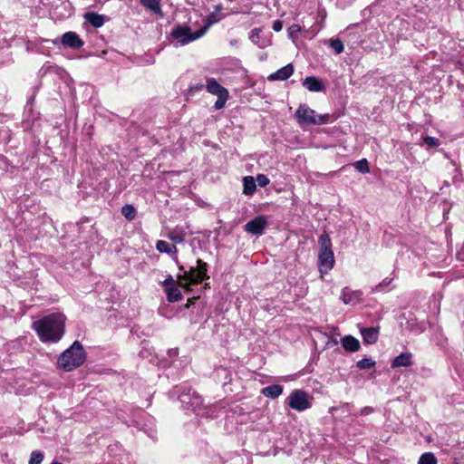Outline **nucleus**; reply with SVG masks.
Segmentation results:
<instances>
[{
	"mask_svg": "<svg viewBox=\"0 0 464 464\" xmlns=\"http://www.w3.org/2000/svg\"><path fill=\"white\" fill-rule=\"evenodd\" d=\"M303 85L310 92H322L324 87L322 81L314 76H307L303 81Z\"/></svg>",
	"mask_w": 464,
	"mask_h": 464,
	"instance_id": "nucleus-17",
	"label": "nucleus"
},
{
	"mask_svg": "<svg viewBox=\"0 0 464 464\" xmlns=\"http://www.w3.org/2000/svg\"><path fill=\"white\" fill-rule=\"evenodd\" d=\"M256 189V183L252 176H246L243 178V194L246 196H252Z\"/></svg>",
	"mask_w": 464,
	"mask_h": 464,
	"instance_id": "nucleus-19",
	"label": "nucleus"
},
{
	"mask_svg": "<svg viewBox=\"0 0 464 464\" xmlns=\"http://www.w3.org/2000/svg\"><path fill=\"white\" fill-rule=\"evenodd\" d=\"M329 45L331 46V48L334 49V51L336 54L342 53L344 50L343 43L340 39H337V38L331 39L329 41Z\"/></svg>",
	"mask_w": 464,
	"mask_h": 464,
	"instance_id": "nucleus-28",
	"label": "nucleus"
},
{
	"mask_svg": "<svg viewBox=\"0 0 464 464\" xmlns=\"http://www.w3.org/2000/svg\"><path fill=\"white\" fill-rule=\"evenodd\" d=\"M156 249L160 253H166L172 256L173 259L177 261V247L175 245L169 244L164 240H159L156 243Z\"/></svg>",
	"mask_w": 464,
	"mask_h": 464,
	"instance_id": "nucleus-18",
	"label": "nucleus"
},
{
	"mask_svg": "<svg viewBox=\"0 0 464 464\" xmlns=\"http://www.w3.org/2000/svg\"><path fill=\"white\" fill-rule=\"evenodd\" d=\"M295 117L300 124H324L328 121L329 115L315 116V111L306 104H301L295 111Z\"/></svg>",
	"mask_w": 464,
	"mask_h": 464,
	"instance_id": "nucleus-5",
	"label": "nucleus"
},
{
	"mask_svg": "<svg viewBox=\"0 0 464 464\" xmlns=\"http://www.w3.org/2000/svg\"><path fill=\"white\" fill-rule=\"evenodd\" d=\"M392 281V278H388V277L384 278L378 285H376L375 291H382V290H383L384 287L390 285Z\"/></svg>",
	"mask_w": 464,
	"mask_h": 464,
	"instance_id": "nucleus-37",
	"label": "nucleus"
},
{
	"mask_svg": "<svg viewBox=\"0 0 464 464\" xmlns=\"http://www.w3.org/2000/svg\"><path fill=\"white\" fill-rule=\"evenodd\" d=\"M267 219L265 216H257L244 226V230L251 235L261 236L267 227Z\"/></svg>",
	"mask_w": 464,
	"mask_h": 464,
	"instance_id": "nucleus-8",
	"label": "nucleus"
},
{
	"mask_svg": "<svg viewBox=\"0 0 464 464\" xmlns=\"http://www.w3.org/2000/svg\"><path fill=\"white\" fill-rule=\"evenodd\" d=\"M86 360V353L82 343L74 341L58 358V366L66 372H71L81 365Z\"/></svg>",
	"mask_w": 464,
	"mask_h": 464,
	"instance_id": "nucleus-2",
	"label": "nucleus"
},
{
	"mask_svg": "<svg viewBox=\"0 0 464 464\" xmlns=\"http://www.w3.org/2000/svg\"><path fill=\"white\" fill-rule=\"evenodd\" d=\"M165 294L167 300L170 303H175L182 299V294L177 286H171L165 288Z\"/></svg>",
	"mask_w": 464,
	"mask_h": 464,
	"instance_id": "nucleus-23",
	"label": "nucleus"
},
{
	"mask_svg": "<svg viewBox=\"0 0 464 464\" xmlns=\"http://www.w3.org/2000/svg\"><path fill=\"white\" fill-rule=\"evenodd\" d=\"M272 28L275 32H280L283 28V23L280 20H276L273 22Z\"/></svg>",
	"mask_w": 464,
	"mask_h": 464,
	"instance_id": "nucleus-40",
	"label": "nucleus"
},
{
	"mask_svg": "<svg viewBox=\"0 0 464 464\" xmlns=\"http://www.w3.org/2000/svg\"><path fill=\"white\" fill-rule=\"evenodd\" d=\"M363 342L367 344H373L377 342L380 333V327H365L360 329Z\"/></svg>",
	"mask_w": 464,
	"mask_h": 464,
	"instance_id": "nucleus-12",
	"label": "nucleus"
},
{
	"mask_svg": "<svg viewBox=\"0 0 464 464\" xmlns=\"http://www.w3.org/2000/svg\"><path fill=\"white\" fill-rule=\"evenodd\" d=\"M44 459V455L42 451L39 450H34L31 453L30 459H29V464H41Z\"/></svg>",
	"mask_w": 464,
	"mask_h": 464,
	"instance_id": "nucleus-31",
	"label": "nucleus"
},
{
	"mask_svg": "<svg viewBox=\"0 0 464 464\" xmlns=\"http://www.w3.org/2000/svg\"><path fill=\"white\" fill-rule=\"evenodd\" d=\"M294 73V66L288 63L268 76L269 81H285Z\"/></svg>",
	"mask_w": 464,
	"mask_h": 464,
	"instance_id": "nucleus-11",
	"label": "nucleus"
},
{
	"mask_svg": "<svg viewBox=\"0 0 464 464\" xmlns=\"http://www.w3.org/2000/svg\"><path fill=\"white\" fill-rule=\"evenodd\" d=\"M223 9L222 5H217L215 6V11L207 15L205 19V24L199 30H205V33L208 29L214 24L220 21L223 16L219 14V12Z\"/></svg>",
	"mask_w": 464,
	"mask_h": 464,
	"instance_id": "nucleus-14",
	"label": "nucleus"
},
{
	"mask_svg": "<svg viewBox=\"0 0 464 464\" xmlns=\"http://www.w3.org/2000/svg\"><path fill=\"white\" fill-rule=\"evenodd\" d=\"M121 214L128 220H132L136 217V209L132 205H125L121 208Z\"/></svg>",
	"mask_w": 464,
	"mask_h": 464,
	"instance_id": "nucleus-26",
	"label": "nucleus"
},
{
	"mask_svg": "<svg viewBox=\"0 0 464 464\" xmlns=\"http://www.w3.org/2000/svg\"><path fill=\"white\" fill-rule=\"evenodd\" d=\"M163 285L165 286V288L167 287H171V286H176L175 285V280L173 278L172 276L169 275L166 279L163 281Z\"/></svg>",
	"mask_w": 464,
	"mask_h": 464,
	"instance_id": "nucleus-39",
	"label": "nucleus"
},
{
	"mask_svg": "<svg viewBox=\"0 0 464 464\" xmlns=\"http://www.w3.org/2000/svg\"><path fill=\"white\" fill-rule=\"evenodd\" d=\"M65 315L53 313L34 322L33 329L44 343H57L64 334Z\"/></svg>",
	"mask_w": 464,
	"mask_h": 464,
	"instance_id": "nucleus-1",
	"label": "nucleus"
},
{
	"mask_svg": "<svg viewBox=\"0 0 464 464\" xmlns=\"http://www.w3.org/2000/svg\"><path fill=\"white\" fill-rule=\"evenodd\" d=\"M202 406H203L202 397L196 392H193V400H191L190 402L188 403L185 407L193 411H198V410H200L202 408Z\"/></svg>",
	"mask_w": 464,
	"mask_h": 464,
	"instance_id": "nucleus-24",
	"label": "nucleus"
},
{
	"mask_svg": "<svg viewBox=\"0 0 464 464\" xmlns=\"http://www.w3.org/2000/svg\"><path fill=\"white\" fill-rule=\"evenodd\" d=\"M412 354L409 352L407 353H401L398 356H396L392 362V368H400V367H409L412 365Z\"/></svg>",
	"mask_w": 464,
	"mask_h": 464,
	"instance_id": "nucleus-16",
	"label": "nucleus"
},
{
	"mask_svg": "<svg viewBox=\"0 0 464 464\" xmlns=\"http://www.w3.org/2000/svg\"><path fill=\"white\" fill-rule=\"evenodd\" d=\"M424 143L429 147H438L440 145V141L437 138L431 136H425L423 138Z\"/></svg>",
	"mask_w": 464,
	"mask_h": 464,
	"instance_id": "nucleus-34",
	"label": "nucleus"
},
{
	"mask_svg": "<svg viewBox=\"0 0 464 464\" xmlns=\"http://www.w3.org/2000/svg\"><path fill=\"white\" fill-rule=\"evenodd\" d=\"M206 90L217 97L229 93L228 91L221 86L214 78L207 79Z\"/></svg>",
	"mask_w": 464,
	"mask_h": 464,
	"instance_id": "nucleus-13",
	"label": "nucleus"
},
{
	"mask_svg": "<svg viewBox=\"0 0 464 464\" xmlns=\"http://www.w3.org/2000/svg\"><path fill=\"white\" fill-rule=\"evenodd\" d=\"M301 32V27L298 24H293L288 29V34L290 37H294L295 34Z\"/></svg>",
	"mask_w": 464,
	"mask_h": 464,
	"instance_id": "nucleus-38",
	"label": "nucleus"
},
{
	"mask_svg": "<svg viewBox=\"0 0 464 464\" xmlns=\"http://www.w3.org/2000/svg\"><path fill=\"white\" fill-rule=\"evenodd\" d=\"M86 21L90 23L93 27L100 28L104 24V16L96 13L91 12L86 13L84 15Z\"/></svg>",
	"mask_w": 464,
	"mask_h": 464,
	"instance_id": "nucleus-20",
	"label": "nucleus"
},
{
	"mask_svg": "<svg viewBox=\"0 0 464 464\" xmlns=\"http://www.w3.org/2000/svg\"><path fill=\"white\" fill-rule=\"evenodd\" d=\"M256 181L261 188L267 186L270 182L269 179L265 174H258L256 176Z\"/></svg>",
	"mask_w": 464,
	"mask_h": 464,
	"instance_id": "nucleus-35",
	"label": "nucleus"
},
{
	"mask_svg": "<svg viewBox=\"0 0 464 464\" xmlns=\"http://www.w3.org/2000/svg\"><path fill=\"white\" fill-rule=\"evenodd\" d=\"M140 3L142 6L153 14L160 15L162 14L160 0H140Z\"/></svg>",
	"mask_w": 464,
	"mask_h": 464,
	"instance_id": "nucleus-22",
	"label": "nucleus"
},
{
	"mask_svg": "<svg viewBox=\"0 0 464 464\" xmlns=\"http://www.w3.org/2000/svg\"><path fill=\"white\" fill-rule=\"evenodd\" d=\"M354 167L359 172L362 174L370 172L369 163L366 159H362L356 161L354 163Z\"/></svg>",
	"mask_w": 464,
	"mask_h": 464,
	"instance_id": "nucleus-30",
	"label": "nucleus"
},
{
	"mask_svg": "<svg viewBox=\"0 0 464 464\" xmlns=\"http://www.w3.org/2000/svg\"><path fill=\"white\" fill-rule=\"evenodd\" d=\"M282 392L283 387L279 384L269 385L262 390L263 395L272 399L279 397L282 394Z\"/></svg>",
	"mask_w": 464,
	"mask_h": 464,
	"instance_id": "nucleus-21",
	"label": "nucleus"
},
{
	"mask_svg": "<svg viewBox=\"0 0 464 464\" xmlns=\"http://www.w3.org/2000/svg\"><path fill=\"white\" fill-rule=\"evenodd\" d=\"M319 254L318 266L322 274L328 273L334 265V256L332 250V241L330 237L324 233L318 238Z\"/></svg>",
	"mask_w": 464,
	"mask_h": 464,
	"instance_id": "nucleus-3",
	"label": "nucleus"
},
{
	"mask_svg": "<svg viewBox=\"0 0 464 464\" xmlns=\"http://www.w3.org/2000/svg\"><path fill=\"white\" fill-rule=\"evenodd\" d=\"M197 267H190L188 271L185 270L183 266L179 269L183 272L182 277L192 284H198L207 278L208 264L200 259L197 260Z\"/></svg>",
	"mask_w": 464,
	"mask_h": 464,
	"instance_id": "nucleus-7",
	"label": "nucleus"
},
{
	"mask_svg": "<svg viewBox=\"0 0 464 464\" xmlns=\"http://www.w3.org/2000/svg\"><path fill=\"white\" fill-rule=\"evenodd\" d=\"M52 464H63V463L58 462V461H53Z\"/></svg>",
	"mask_w": 464,
	"mask_h": 464,
	"instance_id": "nucleus-42",
	"label": "nucleus"
},
{
	"mask_svg": "<svg viewBox=\"0 0 464 464\" xmlns=\"http://www.w3.org/2000/svg\"><path fill=\"white\" fill-rule=\"evenodd\" d=\"M204 34L205 30L191 32L190 28L187 25H177L170 33L171 37L176 40L174 43L176 47L186 45L197 39H199Z\"/></svg>",
	"mask_w": 464,
	"mask_h": 464,
	"instance_id": "nucleus-4",
	"label": "nucleus"
},
{
	"mask_svg": "<svg viewBox=\"0 0 464 464\" xmlns=\"http://www.w3.org/2000/svg\"><path fill=\"white\" fill-rule=\"evenodd\" d=\"M362 293L359 290H352L348 287L343 289L341 299L345 304L355 305L362 301Z\"/></svg>",
	"mask_w": 464,
	"mask_h": 464,
	"instance_id": "nucleus-9",
	"label": "nucleus"
},
{
	"mask_svg": "<svg viewBox=\"0 0 464 464\" xmlns=\"http://www.w3.org/2000/svg\"><path fill=\"white\" fill-rule=\"evenodd\" d=\"M260 33H261L260 28L252 29L250 31L249 39L253 44H257L259 47H262V45L259 44Z\"/></svg>",
	"mask_w": 464,
	"mask_h": 464,
	"instance_id": "nucleus-32",
	"label": "nucleus"
},
{
	"mask_svg": "<svg viewBox=\"0 0 464 464\" xmlns=\"http://www.w3.org/2000/svg\"><path fill=\"white\" fill-rule=\"evenodd\" d=\"M340 342L343 349L350 353L357 352L361 347L359 340L353 335H345Z\"/></svg>",
	"mask_w": 464,
	"mask_h": 464,
	"instance_id": "nucleus-15",
	"label": "nucleus"
},
{
	"mask_svg": "<svg viewBox=\"0 0 464 464\" xmlns=\"http://www.w3.org/2000/svg\"><path fill=\"white\" fill-rule=\"evenodd\" d=\"M285 403L296 411H304L312 406L309 394L300 389L294 390L286 398Z\"/></svg>",
	"mask_w": 464,
	"mask_h": 464,
	"instance_id": "nucleus-6",
	"label": "nucleus"
},
{
	"mask_svg": "<svg viewBox=\"0 0 464 464\" xmlns=\"http://www.w3.org/2000/svg\"><path fill=\"white\" fill-rule=\"evenodd\" d=\"M193 392L190 388L188 389V391H183L179 395V400L183 405H187L190 402L191 400H193Z\"/></svg>",
	"mask_w": 464,
	"mask_h": 464,
	"instance_id": "nucleus-29",
	"label": "nucleus"
},
{
	"mask_svg": "<svg viewBox=\"0 0 464 464\" xmlns=\"http://www.w3.org/2000/svg\"><path fill=\"white\" fill-rule=\"evenodd\" d=\"M228 97H229V93L221 95V96H218V99L214 104L215 109L221 110L222 108H224L227 101L228 100Z\"/></svg>",
	"mask_w": 464,
	"mask_h": 464,
	"instance_id": "nucleus-33",
	"label": "nucleus"
},
{
	"mask_svg": "<svg viewBox=\"0 0 464 464\" xmlns=\"http://www.w3.org/2000/svg\"><path fill=\"white\" fill-rule=\"evenodd\" d=\"M373 411V409L372 407H364L361 410V415L365 416L369 415Z\"/></svg>",
	"mask_w": 464,
	"mask_h": 464,
	"instance_id": "nucleus-41",
	"label": "nucleus"
},
{
	"mask_svg": "<svg viewBox=\"0 0 464 464\" xmlns=\"http://www.w3.org/2000/svg\"><path fill=\"white\" fill-rule=\"evenodd\" d=\"M61 43L67 47L78 49L83 45V41L74 32H67L63 34Z\"/></svg>",
	"mask_w": 464,
	"mask_h": 464,
	"instance_id": "nucleus-10",
	"label": "nucleus"
},
{
	"mask_svg": "<svg viewBox=\"0 0 464 464\" xmlns=\"http://www.w3.org/2000/svg\"><path fill=\"white\" fill-rule=\"evenodd\" d=\"M169 238L174 243H181L184 241V236L180 233H178L177 231L169 233Z\"/></svg>",
	"mask_w": 464,
	"mask_h": 464,
	"instance_id": "nucleus-36",
	"label": "nucleus"
},
{
	"mask_svg": "<svg viewBox=\"0 0 464 464\" xmlns=\"http://www.w3.org/2000/svg\"><path fill=\"white\" fill-rule=\"evenodd\" d=\"M418 464H438V460L432 452H425L420 455Z\"/></svg>",
	"mask_w": 464,
	"mask_h": 464,
	"instance_id": "nucleus-25",
	"label": "nucleus"
},
{
	"mask_svg": "<svg viewBox=\"0 0 464 464\" xmlns=\"http://www.w3.org/2000/svg\"><path fill=\"white\" fill-rule=\"evenodd\" d=\"M375 361L371 358H363L356 362V366L361 370H368L375 366Z\"/></svg>",
	"mask_w": 464,
	"mask_h": 464,
	"instance_id": "nucleus-27",
	"label": "nucleus"
}]
</instances>
